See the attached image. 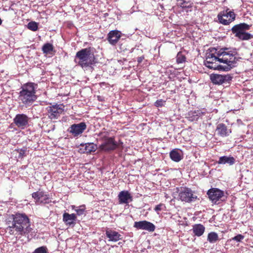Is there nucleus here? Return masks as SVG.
Wrapping results in <instances>:
<instances>
[{
	"label": "nucleus",
	"mask_w": 253,
	"mask_h": 253,
	"mask_svg": "<svg viewBox=\"0 0 253 253\" xmlns=\"http://www.w3.org/2000/svg\"><path fill=\"white\" fill-rule=\"evenodd\" d=\"M236 54L235 49L225 47L217 50L213 48L207 53L204 65L211 69L228 71L236 62Z\"/></svg>",
	"instance_id": "1"
},
{
	"label": "nucleus",
	"mask_w": 253,
	"mask_h": 253,
	"mask_svg": "<svg viewBox=\"0 0 253 253\" xmlns=\"http://www.w3.org/2000/svg\"><path fill=\"white\" fill-rule=\"evenodd\" d=\"M7 224L8 228H9V232H12V234H14L13 230L20 235L28 234L32 230L29 219L24 213L12 214L7 221Z\"/></svg>",
	"instance_id": "2"
},
{
	"label": "nucleus",
	"mask_w": 253,
	"mask_h": 253,
	"mask_svg": "<svg viewBox=\"0 0 253 253\" xmlns=\"http://www.w3.org/2000/svg\"><path fill=\"white\" fill-rule=\"evenodd\" d=\"M37 84L29 83L23 84L18 93L17 101L26 107L31 105L37 99L36 93Z\"/></svg>",
	"instance_id": "3"
},
{
	"label": "nucleus",
	"mask_w": 253,
	"mask_h": 253,
	"mask_svg": "<svg viewBox=\"0 0 253 253\" xmlns=\"http://www.w3.org/2000/svg\"><path fill=\"white\" fill-rule=\"evenodd\" d=\"M75 61L83 68L90 66L94 61V56L89 48H84L77 52Z\"/></svg>",
	"instance_id": "4"
},
{
	"label": "nucleus",
	"mask_w": 253,
	"mask_h": 253,
	"mask_svg": "<svg viewBox=\"0 0 253 253\" xmlns=\"http://www.w3.org/2000/svg\"><path fill=\"white\" fill-rule=\"evenodd\" d=\"M250 28V26L246 23H240L235 25L232 28V31L239 39L243 41L249 40L253 38V35L245 32V31L249 30Z\"/></svg>",
	"instance_id": "5"
},
{
	"label": "nucleus",
	"mask_w": 253,
	"mask_h": 253,
	"mask_svg": "<svg viewBox=\"0 0 253 253\" xmlns=\"http://www.w3.org/2000/svg\"><path fill=\"white\" fill-rule=\"evenodd\" d=\"M100 139L102 143L99 147L101 150L109 151L115 150L117 146V143L112 137H108L105 132H101L99 134Z\"/></svg>",
	"instance_id": "6"
},
{
	"label": "nucleus",
	"mask_w": 253,
	"mask_h": 253,
	"mask_svg": "<svg viewBox=\"0 0 253 253\" xmlns=\"http://www.w3.org/2000/svg\"><path fill=\"white\" fill-rule=\"evenodd\" d=\"M207 194L210 200L215 204L224 201L226 199L224 192L217 188H211L209 190Z\"/></svg>",
	"instance_id": "7"
},
{
	"label": "nucleus",
	"mask_w": 253,
	"mask_h": 253,
	"mask_svg": "<svg viewBox=\"0 0 253 253\" xmlns=\"http://www.w3.org/2000/svg\"><path fill=\"white\" fill-rule=\"evenodd\" d=\"M64 106L62 104H56L47 108V114L50 119H56L64 111Z\"/></svg>",
	"instance_id": "8"
},
{
	"label": "nucleus",
	"mask_w": 253,
	"mask_h": 253,
	"mask_svg": "<svg viewBox=\"0 0 253 253\" xmlns=\"http://www.w3.org/2000/svg\"><path fill=\"white\" fill-rule=\"evenodd\" d=\"M179 199L182 201L191 202L197 198L193 192L189 188H182L179 192Z\"/></svg>",
	"instance_id": "9"
},
{
	"label": "nucleus",
	"mask_w": 253,
	"mask_h": 253,
	"mask_svg": "<svg viewBox=\"0 0 253 253\" xmlns=\"http://www.w3.org/2000/svg\"><path fill=\"white\" fill-rule=\"evenodd\" d=\"M217 18L220 23L226 25L234 20L235 14L233 11L227 10L219 13Z\"/></svg>",
	"instance_id": "10"
},
{
	"label": "nucleus",
	"mask_w": 253,
	"mask_h": 253,
	"mask_svg": "<svg viewBox=\"0 0 253 253\" xmlns=\"http://www.w3.org/2000/svg\"><path fill=\"white\" fill-rule=\"evenodd\" d=\"M232 79V77L229 74H212L210 75V79L212 83L215 84H222L224 83H228Z\"/></svg>",
	"instance_id": "11"
},
{
	"label": "nucleus",
	"mask_w": 253,
	"mask_h": 253,
	"mask_svg": "<svg viewBox=\"0 0 253 253\" xmlns=\"http://www.w3.org/2000/svg\"><path fill=\"white\" fill-rule=\"evenodd\" d=\"M29 121V117L24 114H17L13 119L15 126L21 129H24L28 126Z\"/></svg>",
	"instance_id": "12"
},
{
	"label": "nucleus",
	"mask_w": 253,
	"mask_h": 253,
	"mask_svg": "<svg viewBox=\"0 0 253 253\" xmlns=\"http://www.w3.org/2000/svg\"><path fill=\"white\" fill-rule=\"evenodd\" d=\"M86 128V125L85 123L81 122L79 124H74L70 126L68 131L74 136H77L81 135Z\"/></svg>",
	"instance_id": "13"
},
{
	"label": "nucleus",
	"mask_w": 253,
	"mask_h": 253,
	"mask_svg": "<svg viewBox=\"0 0 253 253\" xmlns=\"http://www.w3.org/2000/svg\"><path fill=\"white\" fill-rule=\"evenodd\" d=\"M133 226L137 229L147 230L149 232H153L155 229L154 224L146 220L135 222Z\"/></svg>",
	"instance_id": "14"
},
{
	"label": "nucleus",
	"mask_w": 253,
	"mask_h": 253,
	"mask_svg": "<svg viewBox=\"0 0 253 253\" xmlns=\"http://www.w3.org/2000/svg\"><path fill=\"white\" fill-rule=\"evenodd\" d=\"M32 197L36 200L37 204H46L49 203V201L48 196L42 191L33 193Z\"/></svg>",
	"instance_id": "15"
},
{
	"label": "nucleus",
	"mask_w": 253,
	"mask_h": 253,
	"mask_svg": "<svg viewBox=\"0 0 253 253\" xmlns=\"http://www.w3.org/2000/svg\"><path fill=\"white\" fill-rule=\"evenodd\" d=\"M118 197L120 204H127L132 201V197L128 191L120 192Z\"/></svg>",
	"instance_id": "16"
},
{
	"label": "nucleus",
	"mask_w": 253,
	"mask_h": 253,
	"mask_svg": "<svg viewBox=\"0 0 253 253\" xmlns=\"http://www.w3.org/2000/svg\"><path fill=\"white\" fill-rule=\"evenodd\" d=\"M121 37V32L119 31L112 30L108 33L107 39L110 44L115 45L118 42Z\"/></svg>",
	"instance_id": "17"
},
{
	"label": "nucleus",
	"mask_w": 253,
	"mask_h": 253,
	"mask_svg": "<svg viewBox=\"0 0 253 253\" xmlns=\"http://www.w3.org/2000/svg\"><path fill=\"white\" fill-rule=\"evenodd\" d=\"M215 131L218 135L223 137L228 136L231 133V129H228L226 125L222 123L217 125Z\"/></svg>",
	"instance_id": "18"
},
{
	"label": "nucleus",
	"mask_w": 253,
	"mask_h": 253,
	"mask_svg": "<svg viewBox=\"0 0 253 253\" xmlns=\"http://www.w3.org/2000/svg\"><path fill=\"white\" fill-rule=\"evenodd\" d=\"M170 157L174 162H179L183 158L182 151L178 149L172 150L169 154Z\"/></svg>",
	"instance_id": "19"
},
{
	"label": "nucleus",
	"mask_w": 253,
	"mask_h": 253,
	"mask_svg": "<svg viewBox=\"0 0 253 253\" xmlns=\"http://www.w3.org/2000/svg\"><path fill=\"white\" fill-rule=\"evenodd\" d=\"M218 164L221 165L228 164L229 166L234 165L235 163V159L233 157L224 156L220 157L218 161Z\"/></svg>",
	"instance_id": "20"
},
{
	"label": "nucleus",
	"mask_w": 253,
	"mask_h": 253,
	"mask_svg": "<svg viewBox=\"0 0 253 253\" xmlns=\"http://www.w3.org/2000/svg\"><path fill=\"white\" fill-rule=\"evenodd\" d=\"M106 235L109 239V241L117 242L121 239V235L115 231L107 230L106 231Z\"/></svg>",
	"instance_id": "21"
},
{
	"label": "nucleus",
	"mask_w": 253,
	"mask_h": 253,
	"mask_svg": "<svg viewBox=\"0 0 253 253\" xmlns=\"http://www.w3.org/2000/svg\"><path fill=\"white\" fill-rule=\"evenodd\" d=\"M76 218V215L74 213H64L63 215V221L69 225L74 224Z\"/></svg>",
	"instance_id": "22"
},
{
	"label": "nucleus",
	"mask_w": 253,
	"mask_h": 253,
	"mask_svg": "<svg viewBox=\"0 0 253 253\" xmlns=\"http://www.w3.org/2000/svg\"><path fill=\"white\" fill-rule=\"evenodd\" d=\"M192 230L195 235L200 237L204 233L205 228L201 224H197L193 225Z\"/></svg>",
	"instance_id": "23"
},
{
	"label": "nucleus",
	"mask_w": 253,
	"mask_h": 253,
	"mask_svg": "<svg viewBox=\"0 0 253 253\" xmlns=\"http://www.w3.org/2000/svg\"><path fill=\"white\" fill-rule=\"evenodd\" d=\"M81 145L84 148V152L86 153H90L94 152L97 149V146L93 143H86Z\"/></svg>",
	"instance_id": "24"
},
{
	"label": "nucleus",
	"mask_w": 253,
	"mask_h": 253,
	"mask_svg": "<svg viewBox=\"0 0 253 253\" xmlns=\"http://www.w3.org/2000/svg\"><path fill=\"white\" fill-rule=\"evenodd\" d=\"M54 50V47L53 45L50 43H45L42 47V51L43 53L48 54H51L52 52Z\"/></svg>",
	"instance_id": "25"
},
{
	"label": "nucleus",
	"mask_w": 253,
	"mask_h": 253,
	"mask_svg": "<svg viewBox=\"0 0 253 253\" xmlns=\"http://www.w3.org/2000/svg\"><path fill=\"white\" fill-rule=\"evenodd\" d=\"M207 240L211 243H215L218 240L217 234L214 232L209 233Z\"/></svg>",
	"instance_id": "26"
},
{
	"label": "nucleus",
	"mask_w": 253,
	"mask_h": 253,
	"mask_svg": "<svg viewBox=\"0 0 253 253\" xmlns=\"http://www.w3.org/2000/svg\"><path fill=\"white\" fill-rule=\"evenodd\" d=\"M72 209L74 210L78 215H82L84 214L85 210L84 205H81L80 206H72Z\"/></svg>",
	"instance_id": "27"
},
{
	"label": "nucleus",
	"mask_w": 253,
	"mask_h": 253,
	"mask_svg": "<svg viewBox=\"0 0 253 253\" xmlns=\"http://www.w3.org/2000/svg\"><path fill=\"white\" fill-rule=\"evenodd\" d=\"M177 4L182 8H189L191 6V3L185 0H177Z\"/></svg>",
	"instance_id": "28"
},
{
	"label": "nucleus",
	"mask_w": 253,
	"mask_h": 253,
	"mask_svg": "<svg viewBox=\"0 0 253 253\" xmlns=\"http://www.w3.org/2000/svg\"><path fill=\"white\" fill-rule=\"evenodd\" d=\"M27 27L33 31H36L38 29V23L34 21L30 22L28 24Z\"/></svg>",
	"instance_id": "29"
},
{
	"label": "nucleus",
	"mask_w": 253,
	"mask_h": 253,
	"mask_svg": "<svg viewBox=\"0 0 253 253\" xmlns=\"http://www.w3.org/2000/svg\"><path fill=\"white\" fill-rule=\"evenodd\" d=\"M185 57L181 53H178L176 56V61L178 63H182L185 61Z\"/></svg>",
	"instance_id": "30"
},
{
	"label": "nucleus",
	"mask_w": 253,
	"mask_h": 253,
	"mask_svg": "<svg viewBox=\"0 0 253 253\" xmlns=\"http://www.w3.org/2000/svg\"><path fill=\"white\" fill-rule=\"evenodd\" d=\"M34 253H47V248L42 246L35 250Z\"/></svg>",
	"instance_id": "31"
},
{
	"label": "nucleus",
	"mask_w": 253,
	"mask_h": 253,
	"mask_svg": "<svg viewBox=\"0 0 253 253\" xmlns=\"http://www.w3.org/2000/svg\"><path fill=\"white\" fill-rule=\"evenodd\" d=\"M244 239V236L241 234H238L232 238L233 240L237 242H241L242 240Z\"/></svg>",
	"instance_id": "32"
},
{
	"label": "nucleus",
	"mask_w": 253,
	"mask_h": 253,
	"mask_svg": "<svg viewBox=\"0 0 253 253\" xmlns=\"http://www.w3.org/2000/svg\"><path fill=\"white\" fill-rule=\"evenodd\" d=\"M165 103V101H163L162 99L158 100L156 101L155 103V105L156 107H162L164 105V104Z\"/></svg>",
	"instance_id": "33"
},
{
	"label": "nucleus",
	"mask_w": 253,
	"mask_h": 253,
	"mask_svg": "<svg viewBox=\"0 0 253 253\" xmlns=\"http://www.w3.org/2000/svg\"><path fill=\"white\" fill-rule=\"evenodd\" d=\"M160 5L162 8H164L165 9H170L172 6L171 5H169V4H167L165 2H163L162 3H160Z\"/></svg>",
	"instance_id": "34"
},
{
	"label": "nucleus",
	"mask_w": 253,
	"mask_h": 253,
	"mask_svg": "<svg viewBox=\"0 0 253 253\" xmlns=\"http://www.w3.org/2000/svg\"><path fill=\"white\" fill-rule=\"evenodd\" d=\"M163 206V204H159L155 208V210L157 212H159L162 210V207Z\"/></svg>",
	"instance_id": "35"
},
{
	"label": "nucleus",
	"mask_w": 253,
	"mask_h": 253,
	"mask_svg": "<svg viewBox=\"0 0 253 253\" xmlns=\"http://www.w3.org/2000/svg\"><path fill=\"white\" fill-rule=\"evenodd\" d=\"M25 150H21L20 152H19V155L20 156H23L24 154H25Z\"/></svg>",
	"instance_id": "36"
},
{
	"label": "nucleus",
	"mask_w": 253,
	"mask_h": 253,
	"mask_svg": "<svg viewBox=\"0 0 253 253\" xmlns=\"http://www.w3.org/2000/svg\"><path fill=\"white\" fill-rule=\"evenodd\" d=\"M143 58V57H139V58H138V60H137L138 62L139 63H140V62L142 61Z\"/></svg>",
	"instance_id": "37"
},
{
	"label": "nucleus",
	"mask_w": 253,
	"mask_h": 253,
	"mask_svg": "<svg viewBox=\"0 0 253 253\" xmlns=\"http://www.w3.org/2000/svg\"><path fill=\"white\" fill-rule=\"evenodd\" d=\"M2 23V20H1V19L0 18V25H1Z\"/></svg>",
	"instance_id": "38"
},
{
	"label": "nucleus",
	"mask_w": 253,
	"mask_h": 253,
	"mask_svg": "<svg viewBox=\"0 0 253 253\" xmlns=\"http://www.w3.org/2000/svg\"><path fill=\"white\" fill-rule=\"evenodd\" d=\"M166 1H168V2H170L171 0H166Z\"/></svg>",
	"instance_id": "39"
}]
</instances>
